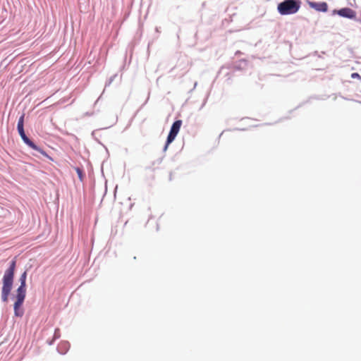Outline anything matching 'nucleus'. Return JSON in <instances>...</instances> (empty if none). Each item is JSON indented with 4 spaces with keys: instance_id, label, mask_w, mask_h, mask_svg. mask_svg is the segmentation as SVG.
Instances as JSON below:
<instances>
[{
    "instance_id": "nucleus-2",
    "label": "nucleus",
    "mask_w": 361,
    "mask_h": 361,
    "mask_svg": "<svg viewBox=\"0 0 361 361\" xmlns=\"http://www.w3.org/2000/svg\"><path fill=\"white\" fill-rule=\"evenodd\" d=\"M15 269L16 261L13 260L10 264L9 268L6 270L3 277L1 298L4 302L8 301V295L12 289Z\"/></svg>"
},
{
    "instance_id": "nucleus-9",
    "label": "nucleus",
    "mask_w": 361,
    "mask_h": 361,
    "mask_svg": "<svg viewBox=\"0 0 361 361\" xmlns=\"http://www.w3.org/2000/svg\"><path fill=\"white\" fill-rule=\"evenodd\" d=\"M352 77L354 78V77H359V75L357 73H353L352 74Z\"/></svg>"
},
{
    "instance_id": "nucleus-8",
    "label": "nucleus",
    "mask_w": 361,
    "mask_h": 361,
    "mask_svg": "<svg viewBox=\"0 0 361 361\" xmlns=\"http://www.w3.org/2000/svg\"><path fill=\"white\" fill-rule=\"evenodd\" d=\"M23 123H24V115L21 116L18 120V129L19 128H23Z\"/></svg>"
},
{
    "instance_id": "nucleus-6",
    "label": "nucleus",
    "mask_w": 361,
    "mask_h": 361,
    "mask_svg": "<svg viewBox=\"0 0 361 361\" xmlns=\"http://www.w3.org/2000/svg\"><path fill=\"white\" fill-rule=\"evenodd\" d=\"M333 13H337L341 17L348 18H354L356 16L355 12L350 8H343L340 10H334Z\"/></svg>"
},
{
    "instance_id": "nucleus-7",
    "label": "nucleus",
    "mask_w": 361,
    "mask_h": 361,
    "mask_svg": "<svg viewBox=\"0 0 361 361\" xmlns=\"http://www.w3.org/2000/svg\"><path fill=\"white\" fill-rule=\"evenodd\" d=\"M310 7L320 12H326L328 10V5L326 2H312Z\"/></svg>"
},
{
    "instance_id": "nucleus-5",
    "label": "nucleus",
    "mask_w": 361,
    "mask_h": 361,
    "mask_svg": "<svg viewBox=\"0 0 361 361\" xmlns=\"http://www.w3.org/2000/svg\"><path fill=\"white\" fill-rule=\"evenodd\" d=\"M18 131L19 133V135H20L22 140H23V142L27 145H28L30 148L35 149V150H37L39 152H40L42 154L44 155V156H47V153L42 149L39 148L32 140H30L25 135V131H24V128H19L18 129Z\"/></svg>"
},
{
    "instance_id": "nucleus-4",
    "label": "nucleus",
    "mask_w": 361,
    "mask_h": 361,
    "mask_svg": "<svg viewBox=\"0 0 361 361\" xmlns=\"http://www.w3.org/2000/svg\"><path fill=\"white\" fill-rule=\"evenodd\" d=\"M181 125H182L181 120L176 121L173 123V125L171 128L169 134L168 135L167 140H166V143L164 147V150H166L168 146L175 140L176 135H178V133L180 129Z\"/></svg>"
},
{
    "instance_id": "nucleus-10",
    "label": "nucleus",
    "mask_w": 361,
    "mask_h": 361,
    "mask_svg": "<svg viewBox=\"0 0 361 361\" xmlns=\"http://www.w3.org/2000/svg\"><path fill=\"white\" fill-rule=\"evenodd\" d=\"M77 171H78L79 176H81V171L79 169H78Z\"/></svg>"
},
{
    "instance_id": "nucleus-3",
    "label": "nucleus",
    "mask_w": 361,
    "mask_h": 361,
    "mask_svg": "<svg viewBox=\"0 0 361 361\" xmlns=\"http://www.w3.org/2000/svg\"><path fill=\"white\" fill-rule=\"evenodd\" d=\"M301 6L300 0H285L278 4V12L282 16L296 13Z\"/></svg>"
},
{
    "instance_id": "nucleus-1",
    "label": "nucleus",
    "mask_w": 361,
    "mask_h": 361,
    "mask_svg": "<svg viewBox=\"0 0 361 361\" xmlns=\"http://www.w3.org/2000/svg\"><path fill=\"white\" fill-rule=\"evenodd\" d=\"M26 278H27V271H24L20 277V285L17 288L16 293L13 296L14 314L16 317H22L23 315L24 314V310L23 308V302H24L25 297H26Z\"/></svg>"
}]
</instances>
